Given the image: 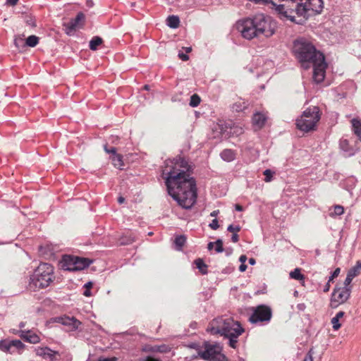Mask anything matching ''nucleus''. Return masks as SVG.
Instances as JSON below:
<instances>
[{
	"label": "nucleus",
	"mask_w": 361,
	"mask_h": 361,
	"mask_svg": "<svg viewBox=\"0 0 361 361\" xmlns=\"http://www.w3.org/2000/svg\"><path fill=\"white\" fill-rule=\"evenodd\" d=\"M163 174L169 194L180 206L190 209L197 201V187L190 176L193 166L187 159H166Z\"/></svg>",
	"instance_id": "obj_1"
},
{
	"label": "nucleus",
	"mask_w": 361,
	"mask_h": 361,
	"mask_svg": "<svg viewBox=\"0 0 361 361\" xmlns=\"http://www.w3.org/2000/svg\"><path fill=\"white\" fill-rule=\"evenodd\" d=\"M236 27L244 38L252 39L261 36H272L275 32L276 23L269 16L259 13L252 18L239 20Z\"/></svg>",
	"instance_id": "obj_2"
},
{
	"label": "nucleus",
	"mask_w": 361,
	"mask_h": 361,
	"mask_svg": "<svg viewBox=\"0 0 361 361\" xmlns=\"http://www.w3.org/2000/svg\"><path fill=\"white\" fill-rule=\"evenodd\" d=\"M293 52L305 69L310 68V62L323 59V54L317 51L308 39L302 37L294 41Z\"/></svg>",
	"instance_id": "obj_3"
},
{
	"label": "nucleus",
	"mask_w": 361,
	"mask_h": 361,
	"mask_svg": "<svg viewBox=\"0 0 361 361\" xmlns=\"http://www.w3.org/2000/svg\"><path fill=\"white\" fill-rule=\"evenodd\" d=\"M54 279L53 266L49 263H41L30 276L27 288L32 291L47 288Z\"/></svg>",
	"instance_id": "obj_4"
},
{
	"label": "nucleus",
	"mask_w": 361,
	"mask_h": 361,
	"mask_svg": "<svg viewBox=\"0 0 361 361\" xmlns=\"http://www.w3.org/2000/svg\"><path fill=\"white\" fill-rule=\"evenodd\" d=\"M207 331L212 334H221L224 336L238 337L244 329L238 322L231 318H217L209 325Z\"/></svg>",
	"instance_id": "obj_5"
},
{
	"label": "nucleus",
	"mask_w": 361,
	"mask_h": 361,
	"mask_svg": "<svg viewBox=\"0 0 361 361\" xmlns=\"http://www.w3.org/2000/svg\"><path fill=\"white\" fill-rule=\"evenodd\" d=\"M319 119V108L317 106H312L303 111L300 118L296 120V126L300 130L309 132L314 129Z\"/></svg>",
	"instance_id": "obj_6"
},
{
	"label": "nucleus",
	"mask_w": 361,
	"mask_h": 361,
	"mask_svg": "<svg viewBox=\"0 0 361 361\" xmlns=\"http://www.w3.org/2000/svg\"><path fill=\"white\" fill-rule=\"evenodd\" d=\"M213 138H219L221 136L225 137L228 136H238L243 133V129L241 126L235 125L232 121H220L214 125L212 128Z\"/></svg>",
	"instance_id": "obj_7"
},
{
	"label": "nucleus",
	"mask_w": 361,
	"mask_h": 361,
	"mask_svg": "<svg viewBox=\"0 0 361 361\" xmlns=\"http://www.w3.org/2000/svg\"><path fill=\"white\" fill-rule=\"evenodd\" d=\"M271 316L272 312L271 308L267 305H261L255 309L249 320L252 323L269 322L270 321Z\"/></svg>",
	"instance_id": "obj_8"
},
{
	"label": "nucleus",
	"mask_w": 361,
	"mask_h": 361,
	"mask_svg": "<svg viewBox=\"0 0 361 361\" xmlns=\"http://www.w3.org/2000/svg\"><path fill=\"white\" fill-rule=\"evenodd\" d=\"M351 288L347 287H336L331 295V307H336L339 304H343L350 298Z\"/></svg>",
	"instance_id": "obj_9"
},
{
	"label": "nucleus",
	"mask_w": 361,
	"mask_h": 361,
	"mask_svg": "<svg viewBox=\"0 0 361 361\" xmlns=\"http://www.w3.org/2000/svg\"><path fill=\"white\" fill-rule=\"evenodd\" d=\"M314 61H315L310 62V65H312L314 68L313 79L317 83H319L322 82L325 78L326 63H325L324 55L322 59H317Z\"/></svg>",
	"instance_id": "obj_10"
},
{
	"label": "nucleus",
	"mask_w": 361,
	"mask_h": 361,
	"mask_svg": "<svg viewBox=\"0 0 361 361\" xmlns=\"http://www.w3.org/2000/svg\"><path fill=\"white\" fill-rule=\"evenodd\" d=\"M69 260L66 262L67 269L70 271H80L90 266L92 260L88 258L80 257H68Z\"/></svg>",
	"instance_id": "obj_11"
},
{
	"label": "nucleus",
	"mask_w": 361,
	"mask_h": 361,
	"mask_svg": "<svg viewBox=\"0 0 361 361\" xmlns=\"http://www.w3.org/2000/svg\"><path fill=\"white\" fill-rule=\"evenodd\" d=\"M85 19V15L81 12L78 13L75 18L72 19L68 23H64L63 24L65 32L68 35H72L77 29L80 28L82 26Z\"/></svg>",
	"instance_id": "obj_12"
},
{
	"label": "nucleus",
	"mask_w": 361,
	"mask_h": 361,
	"mask_svg": "<svg viewBox=\"0 0 361 361\" xmlns=\"http://www.w3.org/2000/svg\"><path fill=\"white\" fill-rule=\"evenodd\" d=\"M221 347L218 345L204 344V350L199 352L201 358L205 360H210L218 353H221Z\"/></svg>",
	"instance_id": "obj_13"
},
{
	"label": "nucleus",
	"mask_w": 361,
	"mask_h": 361,
	"mask_svg": "<svg viewBox=\"0 0 361 361\" xmlns=\"http://www.w3.org/2000/svg\"><path fill=\"white\" fill-rule=\"evenodd\" d=\"M56 321L61 324L69 327L70 331H75L79 329V326L82 324V323L72 317H59L56 319Z\"/></svg>",
	"instance_id": "obj_14"
},
{
	"label": "nucleus",
	"mask_w": 361,
	"mask_h": 361,
	"mask_svg": "<svg viewBox=\"0 0 361 361\" xmlns=\"http://www.w3.org/2000/svg\"><path fill=\"white\" fill-rule=\"evenodd\" d=\"M36 354L44 359H49L51 361L56 360L57 357L59 356V354L57 351L52 350L48 347L37 348L36 350Z\"/></svg>",
	"instance_id": "obj_15"
},
{
	"label": "nucleus",
	"mask_w": 361,
	"mask_h": 361,
	"mask_svg": "<svg viewBox=\"0 0 361 361\" xmlns=\"http://www.w3.org/2000/svg\"><path fill=\"white\" fill-rule=\"evenodd\" d=\"M20 337L23 339L26 342H29L30 343H37L39 342V337L32 331H19Z\"/></svg>",
	"instance_id": "obj_16"
},
{
	"label": "nucleus",
	"mask_w": 361,
	"mask_h": 361,
	"mask_svg": "<svg viewBox=\"0 0 361 361\" xmlns=\"http://www.w3.org/2000/svg\"><path fill=\"white\" fill-rule=\"evenodd\" d=\"M171 347L166 344L161 345H147L145 346V350L152 353H166L171 351Z\"/></svg>",
	"instance_id": "obj_17"
},
{
	"label": "nucleus",
	"mask_w": 361,
	"mask_h": 361,
	"mask_svg": "<svg viewBox=\"0 0 361 361\" xmlns=\"http://www.w3.org/2000/svg\"><path fill=\"white\" fill-rule=\"evenodd\" d=\"M267 118V116L264 114L259 112L255 113L252 117L253 126L257 129L262 128L264 126Z\"/></svg>",
	"instance_id": "obj_18"
},
{
	"label": "nucleus",
	"mask_w": 361,
	"mask_h": 361,
	"mask_svg": "<svg viewBox=\"0 0 361 361\" xmlns=\"http://www.w3.org/2000/svg\"><path fill=\"white\" fill-rule=\"evenodd\" d=\"M104 149L107 155L112 158H123V156L117 153V149L114 146L106 143L104 145Z\"/></svg>",
	"instance_id": "obj_19"
},
{
	"label": "nucleus",
	"mask_w": 361,
	"mask_h": 361,
	"mask_svg": "<svg viewBox=\"0 0 361 361\" xmlns=\"http://www.w3.org/2000/svg\"><path fill=\"white\" fill-rule=\"evenodd\" d=\"M352 130L354 134L361 141V121L357 118H353L351 120Z\"/></svg>",
	"instance_id": "obj_20"
},
{
	"label": "nucleus",
	"mask_w": 361,
	"mask_h": 361,
	"mask_svg": "<svg viewBox=\"0 0 361 361\" xmlns=\"http://www.w3.org/2000/svg\"><path fill=\"white\" fill-rule=\"evenodd\" d=\"M247 106L248 104H247L246 102L240 99L238 101H237L232 105L231 108L233 111L241 112L243 110H245L247 107Z\"/></svg>",
	"instance_id": "obj_21"
},
{
	"label": "nucleus",
	"mask_w": 361,
	"mask_h": 361,
	"mask_svg": "<svg viewBox=\"0 0 361 361\" xmlns=\"http://www.w3.org/2000/svg\"><path fill=\"white\" fill-rule=\"evenodd\" d=\"M194 263L202 274L204 275L207 274V265L204 262L202 259L197 258L195 260Z\"/></svg>",
	"instance_id": "obj_22"
},
{
	"label": "nucleus",
	"mask_w": 361,
	"mask_h": 361,
	"mask_svg": "<svg viewBox=\"0 0 361 361\" xmlns=\"http://www.w3.org/2000/svg\"><path fill=\"white\" fill-rule=\"evenodd\" d=\"M166 24L171 28H177L180 25L179 18L176 16H170L167 18Z\"/></svg>",
	"instance_id": "obj_23"
},
{
	"label": "nucleus",
	"mask_w": 361,
	"mask_h": 361,
	"mask_svg": "<svg viewBox=\"0 0 361 361\" xmlns=\"http://www.w3.org/2000/svg\"><path fill=\"white\" fill-rule=\"evenodd\" d=\"M186 242V237L184 235L176 236L174 240L177 250H182L183 245Z\"/></svg>",
	"instance_id": "obj_24"
},
{
	"label": "nucleus",
	"mask_w": 361,
	"mask_h": 361,
	"mask_svg": "<svg viewBox=\"0 0 361 361\" xmlns=\"http://www.w3.org/2000/svg\"><path fill=\"white\" fill-rule=\"evenodd\" d=\"M25 345L20 340L11 341V349L14 350V353L16 351L18 353L24 349Z\"/></svg>",
	"instance_id": "obj_25"
},
{
	"label": "nucleus",
	"mask_w": 361,
	"mask_h": 361,
	"mask_svg": "<svg viewBox=\"0 0 361 361\" xmlns=\"http://www.w3.org/2000/svg\"><path fill=\"white\" fill-rule=\"evenodd\" d=\"M0 349L4 352H7L9 353H14V350L11 349V341H0Z\"/></svg>",
	"instance_id": "obj_26"
},
{
	"label": "nucleus",
	"mask_w": 361,
	"mask_h": 361,
	"mask_svg": "<svg viewBox=\"0 0 361 361\" xmlns=\"http://www.w3.org/2000/svg\"><path fill=\"white\" fill-rule=\"evenodd\" d=\"M102 43V39L98 36L94 37L90 42V49L95 51L97 49L98 46Z\"/></svg>",
	"instance_id": "obj_27"
},
{
	"label": "nucleus",
	"mask_w": 361,
	"mask_h": 361,
	"mask_svg": "<svg viewBox=\"0 0 361 361\" xmlns=\"http://www.w3.org/2000/svg\"><path fill=\"white\" fill-rule=\"evenodd\" d=\"M289 275L291 279L295 280L302 281L305 279V276L301 274L300 269L299 268H295L293 271L290 272Z\"/></svg>",
	"instance_id": "obj_28"
},
{
	"label": "nucleus",
	"mask_w": 361,
	"mask_h": 361,
	"mask_svg": "<svg viewBox=\"0 0 361 361\" xmlns=\"http://www.w3.org/2000/svg\"><path fill=\"white\" fill-rule=\"evenodd\" d=\"M39 42V37L35 35H30L29 36L25 41V45L30 47H35L37 46V44Z\"/></svg>",
	"instance_id": "obj_29"
},
{
	"label": "nucleus",
	"mask_w": 361,
	"mask_h": 361,
	"mask_svg": "<svg viewBox=\"0 0 361 361\" xmlns=\"http://www.w3.org/2000/svg\"><path fill=\"white\" fill-rule=\"evenodd\" d=\"M360 269H361V262L357 261L356 265L354 266L353 267H352L351 269H350L349 271H348V273L350 274V275H352L353 276L355 277L360 274Z\"/></svg>",
	"instance_id": "obj_30"
},
{
	"label": "nucleus",
	"mask_w": 361,
	"mask_h": 361,
	"mask_svg": "<svg viewBox=\"0 0 361 361\" xmlns=\"http://www.w3.org/2000/svg\"><path fill=\"white\" fill-rule=\"evenodd\" d=\"M112 164L115 168L120 170H123L125 167L127 166V164L125 163L124 159H112Z\"/></svg>",
	"instance_id": "obj_31"
},
{
	"label": "nucleus",
	"mask_w": 361,
	"mask_h": 361,
	"mask_svg": "<svg viewBox=\"0 0 361 361\" xmlns=\"http://www.w3.org/2000/svg\"><path fill=\"white\" fill-rule=\"evenodd\" d=\"M24 21L27 25L31 26L32 27H36V20H35V17H33L32 16H30V15L25 16Z\"/></svg>",
	"instance_id": "obj_32"
},
{
	"label": "nucleus",
	"mask_w": 361,
	"mask_h": 361,
	"mask_svg": "<svg viewBox=\"0 0 361 361\" xmlns=\"http://www.w3.org/2000/svg\"><path fill=\"white\" fill-rule=\"evenodd\" d=\"M200 97L197 94H194L190 97V106L192 107L197 106L200 103Z\"/></svg>",
	"instance_id": "obj_33"
},
{
	"label": "nucleus",
	"mask_w": 361,
	"mask_h": 361,
	"mask_svg": "<svg viewBox=\"0 0 361 361\" xmlns=\"http://www.w3.org/2000/svg\"><path fill=\"white\" fill-rule=\"evenodd\" d=\"M275 173L274 171L271 169H266L263 174L265 176L264 181L267 183L271 182L273 178V175Z\"/></svg>",
	"instance_id": "obj_34"
},
{
	"label": "nucleus",
	"mask_w": 361,
	"mask_h": 361,
	"mask_svg": "<svg viewBox=\"0 0 361 361\" xmlns=\"http://www.w3.org/2000/svg\"><path fill=\"white\" fill-rule=\"evenodd\" d=\"M235 156V154L231 149H226L221 153V158H233Z\"/></svg>",
	"instance_id": "obj_35"
},
{
	"label": "nucleus",
	"mask_w": 361,
	"mask_h": 361,
	"mask_svg": "<svg viewBox=\"0 0 361 361\" xmlns=\"http://www.w3.org/2000/svg\"><path fill=\"white\" fill-rule=\"evenodd\" d=\"M215 250L216 252H222L224 251L223 247V240L221 239H218L215 241Z\"/></svg>",
	"instance_id": "obj_36"
},
{
	"label": "nucleus",
	"mask_w": 361,
	"mask_h": 361,
	"mask_svg": "<svg viewBox=\"0 0 361 361\" xmlns=\"http://www.w3.org/2000/svg\"><path fill=\"white\" fill-rule=\"evenodd\" d=\"M355 277L353 276L352 275H350V274H347V276H346V278L343 282V287H347V288H350V283L353 281V279H354Z\"/></svg>",
	"instance_id": "obj_37"
},
{
	"label": "nucleus",
	"mask_w": 361,
	"mask_h": 361,
	"mask_svg": "<svg viewBox=\"0 0 361 361\" xmlns=\"http://www.w3.org/2000/svg\"><path fill=\"white\" fill-rule=\"evenodd\" d=\"M133 242H134V238H131V237H122L120 240H119V243L121 245H129L130 243H132Z\"/></svg>",
	"instance_id": "obj_38"
},
{
	"label": "nucleus",
	"mask_w": 361,
	"mask_h": 361,
	"mask_svg": "<svg viewBox=\"0 0 361 361\" xmlns=\"http://www.w3.org/2000/svg\"><path fill=\"white\" fill-rule=\"evenodd\" d=\"M209 361H228V360L224 355L219 353L213 357V358L211 359Z\"/></svg>",
	"instance_id": "obj_39"
},
{
	"label": "nucleus",
	"mask_w": 361,
	"mask_h": 361,
	"mask_svg": "<svg viewBox=\"0 0 361 361\" xmlns=\"http://www.w3.org/2000/svg\"><path fill=\"white\" fill-rule=\"evenodd\" d=\"M331 324L334 330H338L341 326L339 323V319L335 317L331 319Z\"/></svg>",
	"instance_id": "obj_40"
},
{
	"label": "nucleus",
	"mask_w": 361,
	"mask_h": 361,
	"mask_svg": "<svg viewBox=\"0 0 361 361\" xmlns=\"http://www.w3.org/2000/svg\"><path fill=\"white\" fill-rule=\"evenodd\" d=\"M344 212V208L341 205H336L334 207V213L337 216L343 214Z\"/></svg>",
	"instance_id": "obj_41"
},
{
	"label": "nucleus",
	"mask_w": 361,
	"mask_h": 361,
	"mask_svg": "<svg viewBox=\"0 0 361 361\" xmlns=\"http://www.w3.org/2000/svg\"><path fill=\"white\" fill-rule=\"evenodd\" d=\"M241 229L240 226H233V224H231L228 226L227 231L229 232H238Z\"/></svg>",
	"instance_id": "obj_42"
},
{
	"label": "nucleus",
	"mask_w": 361,
	"mask_h": 361,
	"mask_svg": "<svg viewBox=\"0 0 361 361\" xmlns=\"http://www.w3.org/2000/svg\"><path fill=\"white\" fill-rule=\"evenodd\" d=\"M225 337L229 338V345H230V346L231 348H235L236 343H237L236 338L238 337H233V336H225Z\"/></svg>",
	"instance_id": "obj_43"
},
{
	"label": "nucleus",
	"mask_w": 361,
	"mask_h": 361,
	"mask_svg": "<svg viewBox=\"0 0 361 361\" xmlns=\"http://www.w3.org/2000/svg\"><path fill=\"white\" fill-rule=\"evenodd\" d=\"M340 271H341V269L340 268H336L334 272L332 273L331 276L329 277V283H330L331 281H332L334 280V279L336 278L339 274H340Z\"/></svg>",
	"instance_id": "obj_44"
},
{
	"label": "nucleus",
	"mask_w": 361,
	"mask_h": 361,
	"mask_svg": "<svg viewBox=\"0 0 361 361\" xmlns=\"http://www.w3.org/2000/svg\"><path fill=\"white\" fill-rule=\"evenodd\" d=\"M209 226L212 229L216 230L219 227L218 220L216 219H213Z\"/></svg>",
	"instance_id": "obj_45"
},
{
	"label": "nucleus",
	"mask_w": 361,
	"mask_h": 361,
	"mask_svg": "<svg viewBox=\"0 0 361 361\" xmlns=\"http://www.w3.org/2000/svg\"><path fill=\"white\" fill-rule=\"evenodd\" d=\"M312 354V349H310L302 361H313Z\"/></svg>",
	"instance_id": "obj_46"
},
{
	"label": "nucleus",
	"mask_w": 361,
	"mask_h": 361,
	"mask_svg": "<svg viewBox=\"0 0 361 361\" xmlns=\"http://www.w3.org/2000/svg\"><path fill=\"white\" fill-rule=\"evenodd\" d=\"M139 361H160V360L157 358L152 357L151 356H147L146 357L140 359Z\"/></svg>",
	"instance_id": "obj_47"
},
{
	"label": "nucleus",
	"mask_w": 361,
	"mask_h": 361,
	"mask_svg": "<svg viewBox=\"0 0 361 361\" xmlns=\"http://www.w3.org/2000/svg\"><path fill=\"white\" fill-rule=\"evenodd\" d=\"M178 57L184 61H186L189 59V56L187 54H183V52L178 53Z\"/></svg>",
	"instance_id": "obj_48"
},
{
	"label": "nucleus",
	"mask_w": 361,
	"mask_h": 361,
	"mask_svg": "<svg viewBox=\"0 0 361 361\" xmlns=\"http://www.w3.org/2000/svg\"><path fill=\"white\" fill-rule=\"evenodd\" d=\"M117 358L115 357H100L98 361H116Z\"/></svg>",
	"instance_id": "obj_49"
},
{
	"label": "nucleus",
	"mask_w": 361,
	"mask_h": 361,
	"mask_svg": "<svg viewBox=\"0 0 361 361\" xmlns=\"http://www.w3.org/2000/svg\"><path fill=\"white\" fill-rule=\"evenodd\" d=\"M231 240L233 242V243H237L238 240H239V236L238 234L236 233H233L232 235V237H231Z\"/></svg>",
	"instance_id": "obj_50"
},
{
	"label": "nucleus",
	"mask_w": 361,
	"mask_h": 361,
	"mask_svg": "<svg viewBox=\"0 0 361 361\" xmlns=\"http://www.w3.org/2000/svg\"><path fill=\"white\" fill-rule=\"evenodd\" d=\"M19 0H6V4L10 6H15L17 4Z\"/></svg>",
	"instance_id": "obj_51"
},
{
	"label": "nucleus",
	"mask_w": 361,
	"mask_h": 361,
	"mask_svg": "<svg viewBox=\"0 0 361 361\" xmlns=\"http://www.w3.org/2000/svg\"><path fill=\"white\" fill-rule=\"evenodd\" d=\"M247 265L245 264H241L239 267V271L240 272H244L247 269Z\"/></svg>",
	"instance_id": "obj_52"
},
{
	"label": "nucleus",
	"mask_w": 361,
	"mask_h": 361,
	"mask_svg": "<svg viewBox=\"0 0 361 361\" xmlns=\"http://www.w3.org/2000/svg\"><path fill=\"white\" fill-rule=\"evenodd\" d=\"M247 257L246 255H242L240 258H239V261L241 262V264H245V262H246L247 260Z\"/></svg>",
	"instance_id": "obj_53"
},
{
	"label": "nucleus",
	"mask_w": 361,
	"mask_h": 361,
	"mask_svg": "<svg viewBox=\"0 0 361 361\" xmlns=\"http://www.w3.org/2000/svg\"><path fill=\"white\" fill-rule=\"evenodd\" d=\"M344 314H345V313H344V312H343V311H340V312H338L336 314L335 317H336V318H337V319H340L341 318H342V317H343Z\"/></svg>",
	"instance_id": "obj_54"
},
{
	"label": "nucleus",
	"mask_w": 361,
	"mask_h": 361,
	"mask_svg": "<svg viewBox=\"0 0 361 361\" xmlns=\"http://www.w3.org/2000/svg\"><path fill=\"white\" fill-rule=\"evenodd\" d=\"M92 286L93 283L91 281H89L84 285V288H85L86 289H90L92 287Z\"/></svg>",
	"instance_id": "obj_55"
},
{
	"label": "nucleus",
	"mask_w": 361,
	"mask_h": 361,
	"mask_svg": "<svg viewBox=\"0 0 361 361\" xmlns=\"http://www.w3.org/2000/svg\"><path fill=\"white\" fill-rule=\"evenodd\" d=\"M23 42V39H22V38H20V37H19V38L16 37V38L15 39V41H14L15 45H16V47H18V46H19L20 42Z\"/></svg>",
	"instance_id": "obj_56"
},
{
	"label": "nucleus",
	"mask_w": 361,
	"mask_h": 361,
	"mask_svg": "<svg viewBox=\"0 0 361 361\" xmlns=\"http://www.w3.org/2000/svg\"><path fill=\"white\" fill-rule=\"evenodd\" d=\"M329 288H330V283H329V281L326 283V285L324 286V293H326L329 290Z\"/></svg>",
	"instance_id": "obj_57"
},
{
	"label": "nucleus",
	"mask_w": 361,
	"mask_h": 361,
	"mask_svg": "<svg viewBox=\"0 0 361 361\" xmlns=\"http://www.w3.org/2000/svg\"><path fill=\"white\" fill-rule=\"evenodd\" d=\"M215 245V242H209L208 244H207V249L209 250H211L213 249L214 246Z\"/></svg>",
	"instance_id": "obj_58"
},
{
	"label": "nucleus",
	"mask_w": 361,
	"mask_h": 361,
	"mask_svg": "<svg viewBox=\"0 0 361 361\" xmlns=\"http://www.w3.org/2000/svg\"><path fill=\"white\" fill-rule=\"evenodd\" d=\"M235 209L236 211H238V212H242L243 210V207L238 204H236L235 205Z\"/></svg>",
	"instance_id": "obj_59"
},
{
	"label": "nucleus",
	"mask_w": 361,
	"mask_h": 361,
	"mask_svg": "<svg viewBox=\"0 0 361 361\" xmlns=\"http://www.w3.org/2000/svg\"><path fill=\"white\" fill-rule=\"evenodd\" d=\"M83 295L86 297H90L92 293H91V291L90 289H86L84 293H83Z\"/></svg>",
	"instance_id": "obj_60"
},
{
	"label": "nucleus",
	"mask_w": 361,
	"mask_h": 361,
	"mask_svg": "<svg viewBox=\"0 0 361 361\" xmlns=\"http://www.w3.org/2000/svg\"><path fill=\"white\" fill-rule=\"evenodd\" d=\"M93 4H94V3H93V1L92 0H87L86 1V5L88 7H92L93 6Z\"/></svg>",
	"instance_id": "obj_61"
},
{
	"label": "nucleus",
	"mask_w": 361,
	"mask_h": 361,
	"mask_svg": "<svg viewBox=\"0 0 361 361\" xmlns=\"http://www.w3.org/2000/svg\"><path fill=\"white\" fill-rule=\"evenodd\" d=\"M124 202H125V198H124L123 197H122V196L118 197V202L119 204H122V203H123Z\"/></svg>",
	"instance_id": "obj_62"
},
{
	"label": "nucleus",
	"mask_w": 361,
	"mask_h": 361,
	"mask_svg": "<svg viewBox=\"0 0 361 361\" xmlns=\"http://www.w3.org/2000/svg\"><path fill=\"white\" fill-rule=\"evenodd\" d=\"M253 151H254V152H251V154H250L251 156H252V157L259 156L258 150L254 149Z\"/></svg>",
	"instance_id": "obj_63"
},
{
	"label": "nucleus",
	"mask_w": 361,
	"mask_h": 361,
	"mask_svg": "<svg viewBox=\"0 0 361 361\" xmlns=\"http://www.w3.org/2000/svg\"><path fill=\"white\" fill-rule=\"evenodd\" d=\"M249 263H250V264H251V265H254V264H255V263H256V260H255V259H254V258H250V259H249Z\"/></svg>",
	"instance_id": "obj_64"
}]
</instances>
